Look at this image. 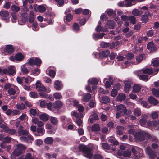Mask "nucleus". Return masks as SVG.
Instances as JSON below:
<instances>
[{
	"label": "nucleus",
	"instance_id": "55",
	"mask_svg": "<svg viewBox=\"0 0 159 159\" xmlns=\"http://www.w3.org/2000/svg\"><path fill=\"white\" fill-rule=\"evenodd\" d=\"M152 63L154 66H159V58L154 59L152 61Z\"/></svg>",
	"mask_w": 159,
	"mask_h": 159
},
{
	"label": "nucleus",
	"instance_id": "44",
	"mask_svg": "<svg viewBox=\"0 0 159 159\" xmlns=\"http://www.w3.org/2000/svg\"><path fill=\"white\" fill-rule=\"evenodd\" d=\"M50 122L53 125H56L58 124V120L57 118L51 117H50Z\"/></svg>",
	"mask_w": 159,
	"mask_h": 159
},
{
	"label": "nucleus",
	"instance_id": "41",
	"mask_svg": "<svg viewBox=\"0 0 159 159\" xmlns=\"http://www.w3.org/2000/svg\"><path fill=\"white\" fill-rule=\"evenodd\" d=\"M72 29L75 31L78 32L80 30L79 25L77 23H74L72 26Z\"/></svg>",
	"mask_w": 159,
	"mask_h": 159
},
{
	"label": "nucleus",
	"instance_id": "42",
	"mask_svg": "<svg viewBox=\"0 0 159 159\" xmlns=\"http://www.w3.org/2000/svg\"><path fill=\"white\" fill-rule=\"evenodd\" d=\"M73 19V16L70 14H68L64 18V20L67 22L70 21Z\"/></svg>",
	"mask_w": 159,
	"mask_h": 159
},
{
	"label": "nucleus",
	"instance_id": "2",
	"mask_svg": "<svg viewBox=\"0 0 159 159\" xmlns=\"http://www.w3.org/2000/svg\"><path fill=\"white\" fill-rule=\"evenodd\" d=\"M26 150L25 146L22 144H20L17 145V148L13 151L12 153L16 157L19 156L21 155Z\"/></svg>",
	"mask_w": 159,
	"mask_h": 159
},
{
	"label": "nucleus",
	"instance_id": "57",
	"mask_svg": "<svg viewBox=\"0 0 159 159\" xmlns=\"http://www.w3.org/2000/svg\"><path fill=\"white\" fill-rule=\"evenodd\" d=\"M16 133L17 131L15 129H9L8 130V132H7V133H8L11 135H14Z\"/></svg>",
	"mask_w": 159,
	"mask_h": 159
},
{
	"label": "nucleus",
	"instance_id": "47",
	"mask_svg": "<svg viewBox=\"0 0 159 159\" xmlns=\"http://www.w3.org/2000/svg\"><path fill=\"white\" fill-rule=\"evenodd\" d=\"M124 127L122 126H119L117 127V134L120 135H122L123 133L122 131L124 129Z\"/></svg>",
	"mask_w": 159,
	"mask_h": 159
},
{
	"label": "nucleus",
	"instance_id": "29",
	"mask_svg": "<svg viewBox=\"0 0 159 159\" xmlns=\"http://www.w3.org/2000/svg\"><path fill=\"white\" fill-rule=\"evenodd\" d=\"M36 11H39L40 13H43L46 11V8L43 5L38 6L37 9L35 8Z\"/></svg>",
	"mask_w": 159,
	"mask_h": 159
},
{
	"label": "nucleus",
	"instance_id": "45",
	"mask_svg": "<svg viewBox=\"0 0 159 159\" xmlns=\"http://www.w3.org/2000/svg\"><path fill=\"white\" fill-rule=\"evenodd\" d=\"M151 91L153 94L156 97H159V90L155 88L152 89Z\"/></svg>",
	"mask_w": 159,
	"mask_h": 159
},
{
	"label": "nucleus",
	"instance_id": "52",
	"mask_svg": "<svg viewBox=\"0 0 159 159\" xmlns=\"http://www.w3.org/2000/svg\"><path fill=\"white\" fill-rule=\"evenodd\" d=\"M11 138L8 136H7L4 138L2 141L4 143H9L11 142Z\"/></svg>",
	"mask_w": 159,
	"mask_h": 159
},
{
	"label": "nucleus",
	"instance_id": "15",
	"mask_svg": "<svg viewBox=\"0 0 159 159\" xmlns=\"http://www.w3.org/2000/svg\"><path fill=\"white\" fill-rule=\"evenodd\" d=\"M147 48L151 52H153L157 49L156 47L155 46L154 43L152 42H149L147 46Z\"/></svg>",
	"mask_w": 159,
	"mask_h": 159
},
{
	"label": "nucleus",
	"instance_id": "24",
	"mask_svg": "<svg viewBox=\"0 0 159 159\" xmlns=\"http://www.w3.org/2000/svg\"><path fill=\"white\" fill-rule=\"evenodd\" d=\"M148 102L154 105H156L158 103V101L154 97H150L148 98Z\"/></svg>",
	"mask_w": 159,
	"mask_h": 159
},
{
	"label": "nucleus",
	"instance_id": "48",
	"mask_svg": "<svg viewBox=\"0 0 159 159\" xmlns=\"http://www.w3.org/2000/svg\"><path fill=\"white\" fill-rule=\"evenodd\" d=\"M11 9L12 11L15 12H17L20 10V7L15 5H12L11 6Z\"/></svg>",
	"mask_w": 159,
	"mask_h": 159
},
{
	"label": "nucleus",
	"instance_id": "19",
	"mask_svg": "<svg viewBox=\"0 0 159 159\" xmlns=\"http://www.w3.org/2000/svg\"><path fill=\"white\" fill-rule=\"evenodd\" d=\"M141 88V86L139 84H134L133 86L132 92L134 93H138Z\"/></svg>",
	"mask_w": 159,
	"mask_h": 159
},
{
	"label": "nucleus",
	"instance_id": "53",
	"mask_svg": "<svg viewBox=\"0 0 159 159\" xmlns=\"http://www.w3.org/2000/svg\"><path fill=\"white\" fill-rule=\"evenodd\" d=\"M153 126L156 128V129L159 130V120L154 121L153 122Z\"/></svg>",
	"mask_w": 159,
	"mask_h": 159
},
{
	"label": "nucleus",
	"instance_id": "3",
	"mask_svg": "<svg viewBox=\"0 0 159 159\" xmlns=\"http://www.w3.org/2000/svg\"><path fill=\"white\" fill-rule=\"evenodd\" d=\"M42 61L41 59L38 57H31L28 60V64L30 66L35 65L39 67L42 64Z\"/></svg>",
	"mask_w": 159,
	"mask_h": 159
},
{
	"label": "nucleus",
	"instance_id": "38",
	"mask_svg": "<svg viewBox=\"0 0 159 159\" xmlns=\"http://www.w3.org/2000/svg\"><path fill=\"white\" fill-rule=\"evenodd\" d=\"M71 115L73 116L74 117L77 119L81 118L82 117V114L80 113V114L78 113L75 111H73L71 113Z\"/></svg>",
	"mask_w": 159,
	"mask_h": 159
},
{
	"label": "nucleus",
	"instance_id": "10",
	"mask_svg": "<svg viewBox=\"0 0 159 159\" xmlns=\"http://www.w3.org/2000/svg\"><path fill=\"white\" fill-rule=\"evenodd\" d=\"M143 73L141 70H139L136 72L137 75L140 79L144 81H147L149 79L148 76L146 75H140Z\"/></svg>",
	"mask_w": 159,
	"mask_h": 159
},
{
	"label": "nucleus",
	"instance_id": "28",
	"mask_svg": "<svg viewBox=\"0 0 159 159\" xmlns=\"http://www.w3.org/2000/svg\"><path fill=\"white\" fill-rule=\"evenodd\" d=\"M15 57L16 60L20 61H23L24 58V55L21 53L16 54Z\"/></svg>",
	"mask_w": 159,
	"mask_h": 159
},
{
	"label": "nucleus",
	"instance_id": "27",
	"mask_svg": "<svg viewBox=\"0 0 159 159\" xmlns=\"http://www.w3.org/2000/svg\"><path fill=\"white\" fill-rule=\"evenodd\" d=\"M105 34L103 33L100 34H93V38L95 40H97L98 39L102 38Z\"/></svg>",
	"mask_w": 159,
	"mask_h": 159
},
{
	"label": "nucleus",
	"instance_id": "5",
	"mask_svg": "<svg viewBox=\"0 0 159 159\" xmlns=\"http://www.w3.org/2000/svg\"><path fill=\"white\" fill-rule=\"evenodd\" d=\"M148 134L145 132L140 130L136 132L134 135V138L137 141H140L146 139V137L148 136Z\"/></svg>",
	"mask_w": 159,
	"mask_h": 159
},
{
	"label": "nucleus",
	"instance_id": "37",
	"mask_svg": "<svg viewBox=\"0 0 159 159\" xmlns=\"http://www.w3.org/2000/svg\"><path fill=\"white\" fill-rule=\"evenodd\" d=\"M31 72V75L34 76H37L39 75L40 73V69L37 68L34 70H32Z\"/></svg>",
	"mask_w": 159,
	"mask_h": 159
},
{
	"label": "nucleus",
	"instance_id": "6",
	"mask_svg": "<svg viewBox=\"0 0 159 159\" xmlns=\"http://www.w3.org/2000/svg\"><path fill=\"white\" fill-rule=\"evenodd\" d=\"M131 150L133 154L134 155L135 158L138 159L140 157L143 152V150L137 147L132 148Z\"/></svg>",
	"mask_w": 159,
	"mask_h": 159
},
{
	"label": "nucleus",
	"instance_id": "49",
	"mask_svg": "<svg viewBox=\"0 0 159 159\" xmlns=\"http://www.w3.org/2000/svg\"><path fill=\"white\" fill-rule=\"evenodd\" d=\"M134 113L135 116H139L141 114V111L139 108H135L134 110Z\"/></svg>",
	"mask_w": 159,
	"mask_h": 159
},
{
	"label": "nucleus",
	"instance_id": "34",
	"mask_svg": "<svg viewBox=\"0 0 159 159\" xmlns=\"http://www.w3.org/2000/svg\"><path fill=\"white\" fill-rule=\"evenodd\" d=\"M107 23L109 26V28L111 29H113L115 25L114 22L112 20H108Z\"/></svg>",
	"mask_w": 159,
	"mask_h": 159
},
{
	"label": "nucleus",
	"instance_id": "7",
	"mask_svg": "<svg viewBox=\"0 0 159 159\" xmlns=\"http://www.w3.org/2000/svg\"><path fill=\"white\" fill-rule=\"evenodd\" d=\"M141 70H142V72L144 74H148L149 75L153 74V75H154L157 74L158 71H159V69L157 68L154 69L153 71L152 69L150 68L143 69Z\"/></svg>",
	"mask_w": 159,
	"mask_h": 159
},
{
	"label": "nucleus",
	"instance_id": "1",
	"mask_svg": "<svg viewBox=\"0 0 159 159\" xmlns=\"http://www.w3.org/2000/svg\"><path fill=\"white\" fill-rule=\"evenodd\" d=\"M79 148L80 150L83 152L84 155L89 159H91L92 157H93V159H103V157L99 154L95 155L93 156L90 148L86 146L80 145Z\"/></svg>",
	"mask_w": 159,
	"mask_h": 159
},
{
	"label": "nucleus",
	"instance_id": "54",
	"mask_svg": "<svg viewBox=\"0 0 159 159\" xmlns=\"http://www.w3.org/2000/svg\"><path fill=\"white\" fill-rule=\"evenodd\" d=\"M141 20L143 23L147 22L148 20V16L147 14L143 15Z\"/></svg>",
	"mask_w": 159,
	"mask_h": 159
},
{
	"label": "nucleus",
	"instance_id": "62",
	"mask_svg": "<svg viewBox=\"0 0 159 159\" xmlns=\"http://www.w3.org/2000/svg\"><path fill=\"white\" fill-rule=\"evenodd\" d=\"M141 104L145 108H148L150 107V106L148 105L147 102L144 101H141Z\"/></svg>",
	"mask_w": 159,
	"mask_h": 159
},
{
	"label": "nucleus",
	"instance_id": "60",
	"mask_svg": "<svg viewBox=\"0 0 159 159\" xmlns=\"http://www.w3.org/2000/svg\"><path fill=\"white\" fill-rule=\"evenodd\" d=\"M150 116L153 119H155L158 118V114L157 112L156 111H153L150 114Z\"/></svg>",
	"mask_w": 159,
	"mask_h": 159
},
{
	"label": "nucleus",
	"instance_id": "17",
	"mask_svg": "<svg viewBox=\"0 0 159 159\" xmlns=\"http://www.w3.org/2000/svg\"><path fill=\"white\" fill-rule=\"evenodd\" d=\"M44 133V130L41 127H38L37 128L36 133L34 135L36 136H41L43 135Z\"/></svg>",
	"mask_w": 159,
	"mask_h": 159
},
{
	"label": "nucleus",
	"instance_id": "33",
	"mask_svg": "<svg viewBox=\"0 0 159 159\" xmlns=\"http://www.w3.org/2000/svg\"><path fill=\"white\" fill-rule=\"evenodd\" d=\"M126 98V96L125 94L120 93L118 94L116 98L118 100L122 101L125 100Z\"/></svg>",
	"mask_w": 159,
	"mask_h": 159
},
{
	"label": "nucleus",
	"instance_id": "39",
	"mask_svg": "<svg viewBox=\"0 0 159 159\" xmlns=\"http://www.w3.org/2000/svg\"><path fill=\"white\" fill-rule=\"evenodd\" d=\"M18 135L19 136L21 135H26L29 134V132L26 130H18Z\"/></svg>",
	"mask_w": 159,
	"mask_h": 159
},
{
	"label": "nucleus",
	"instance_id": "18",
	"mask_svg": "<svg viewBox=\"0 0 159 159\" xmlns=\"http://www.w3.org/2000/svg\"><path fill=\"white\" fill-rule=\"evenodd\" d=\"M110 54V51L108 50H106L100 52L99 53L100 57H106L108 56Z\"/></svg>",
	"mask_w": 159,
	"mask_h": 159
},
{
	"label": "nucleus",
	"instance_id": "20",
	"mask_svg": "<svg viewBox=\"0 0 159 159\" xmlns=\"http://www.w3.org/2000/svg\"><path fill=\"white\" fill-rule=\"evenodd\" d=\"M54 108L57 109L61 108L62 106V102L60 101H57L53 103Z\"/></svg>",
	"mask_w": 159,
	"mask_h": 159
},
{
	"label": "nucleus",
	"instance_id": "31",
	"mask_svg": "<svg viewBox=\"0 0 159 159\" xmlns=\"http://www.w3.org/2000/svg\"><path fill=\"white\" fill-rule=\"evenodd\" d=\"M40 106L41 107L46 106L47 109L50 110V102L47 103L45 101H41L40 103Z\"/></svg>",
	"mask_w": 159,
	"mask_h": 159
},
{
	"label": "nucleus",
	"instance_id": "35",
	"mask_svg": "<svg viewBox=\"0 0 159 159\" xmlns=\"http://www.w3.org/2000/svg\"><path fill=\"white\" fill-rule=\"evenodd\" d=\"M91 130L93 131L97 132L100 130L99 125L98 124H95L92 127Z\"/></svg>",
	"mask_w": 159,
	"mask_h": 159
},
{
	"label": "nucleus",
	"instance_id": "51",
	"mask_svg": "<svg viewBox=\"0 0 159 159\" xmlns=\"http://www.w3.org/2000/svg\"><path fill=\"white\" fill-rule=\"evenodd\" d=\"M53 97L56 99H60L62 98L61 93L58 92L54 93L53 94Z\"/></svg>",
	"mask_w": 159,
	"mask_h": 159
},
{
	"label": "nucleus",
	"instance_id": "36",
	"mask_svg": "<svg viewBox=\"0 0 159 159\" xmlns=\"http://www.w3.org/2000/svg\"><path fill=\"white\" fill-rule=\"evenodd\" d=\"M16 88H17V87L16 86H14L13 88H11L8 90V93L10 95H14L16 94L15 89Z\"/></svg>",
	"mask_w": 159,
	"mask_h": 159
},
{
	"label": "nucleus",
	"instance_id": "59",
	"mask_svg": "<svg viewBox=\"0 0 159 159\" xmlns=\"http://www.w3.org/2000/svg\"><path fill=\"white\" fill-rule=\"evenodd\" d=\"M0 127L2 128V129H3L5 133H6L7 132H8V130L9 129L7 126L5 125L4 124L0 125Z\"/></svg>",
	"mask_w": 159,
	"mask_h": 159
},
{
	"label": "nucleus",
	"instance_id": "63",
	"mask_svg": "<svg viewBox=\"0 0 159 159\" xmlns=\"http://www.w3.org/2000/svg\"><path fill=\"white\" fill-rule=\"evenodd\" d=\"M109 43L103 42H101L100 44L101 47L104 48L109 47Z\"/></svg>",
	"mask_w": 159,
	"mask_h": 159
},
{
	"label": "nucleus",
	"instance_id": "22",
	"mask_svg": "<svg viewBox=\"0 0 159 159\" xmlns=\"http://www.w3.org/2000/svg\"><path fill=\"white\" fill-rule=\"evenodd\" d=\"M108 15L111 17H115L116 14L115 11L111 9H107L106 11Z\"/></svg>",
	"mask_w": 159,
	"mask_h": 159
},
{
	"label": "nucleus",
	"instance_id": "30",
	"mask_svg": "<svg viewBox=\"0 0 159 159\" xmlns=\"http://www.w3.org/2000/svg\"><path fill=\"white\" fill-rule=\"evenodd\" d=\"M132 14L135 16H138L143 13V11L141 10H139L137 9H134L132 12Z\"/></svg>",
	"mask_w": 159,
	"mask_h": 159
},
{
	"label": "nucleus",
	"instance_id": "11",
	"mask_svg": "<svg viewBox=\"0 0 159 159\" xmlns=\"http://www.w3.org/2000/svg\"><path fill=\"white\" fill-rule=\"evenodd\" d=\"M144 1L145 0H125L124 1L125 6L126 7H130L134 4V3L136 1L141 2Z\"/></svg>",
	"mask_w": 159,
	"mask_h": 159
},
{
	"label": "nucleus",
	"instance_id": "56",
	"mask_svg": "<svg viewBox=\"0 0 159 159\" xmlns=\"http://www.w3.org/2000/svg\"><path fill=\"white\" fill-rule=\"evenodd\" d=\"M16 107L17 109L20 110L24 109H25V105L23 103L17 104L16 105Z\"/></svg>",
	"mask_w": 159,
	"mask_h": 159
},
{
	"label": "nucleus",
	"instance_id": "58",
	"mask_svg": "<svg viewBox=\"0 0 159 159\" xmlns=\"http://www.w3.org/2000/svg\"><path fill=\"white\" fill-rule=\"evenodd\" d=\"M118 44V42H113L111 43H109V47L110 49H112L117 46Z\"/></svg>",
	"mask_w": 159,
	"mask_h": 159
},
{
	"label": "nucleus",
	"instance_id": "9",
	"mask_svg": "<svg viewBox=\"0 0 159 159\" xmlns=\"http://www.w3.org/2000/svg\"><path fill=\"white\" fill-rule=\"evenodd\" d=\"M146 151L147 153L151 159H153L156 157L155 152L150 148V147L147 146V147Z\"/></svg>",
	"mask_w": 159,
	"mask_h": 159
},
{
	"label": "nucleus",
	"instance_id": "4",
	"mask_svg": "<svg viewBox=\"0 0 159 159\" xmlns=\"http://www.w3.org/2000/svg\"><path fill=\"white\" fill-rule=\"evenodd\" d=\"M117 112L116 113V117L118 118L126 114L127 109L125 105L120 104L117 107Z\"/></svg>",
	"mask_w": 159,
	"mask_h": 159
},
{
	"label": "nucleus",
	"instance_id": "61",
	"mask_svg": "<svg viewBox=\"0 0 159 159\" xmlns=\"http://www.w3.org/2000/svg\"><path fill=\"white\" fill-rule=\"evenodd\" d=\"M144 56L143 54H140L139 55L136 57V60L138 63L140 62L143 60V57Z\"/></svg>",
	"mask_w": 159,
	"mask_h": 159
},
{
	"label": "nucleus",
	"instance_id": "40",
	"mask_svg": "<svg viewBox=\"0 0 159 159\" xmlns=\"http://www.w3.org/2000/svg\"><path fill=\"white\" fill-rule=\"evenodd\" d=\"M131 88V85L129 83H126L124 87L125 92L126 93H128Z\"/></svg>",
	"mask_w": 159,
	"mask_h": 159
},
{
	"label": "nucleus",
	"instance_id": "12",
	"mask_svg": "<svg viewBox=\"0 0 159 159\" xmlns=\"http://www.w3.org/2000/svg\"><path fill=\"white\" fill-rule=\"evenodd\" d=\"M5 52L8 53L10 54H12L14 51V49L12 45H7L3 50Z\"/></svg>",
	"mask_w": 159,
	"mask_h": 159
},
{
	"label": "nucleus",
	"instance_id": "16",
	"mask_svg": "<svg viewBox=\"0 0 159 159\" xmlns=\"http://www.w3.org/2000/svg\"><path fill=\"white\" fill-rule=\"evenodd\" d=\"M91 95L89 93L84 94L82 95V100L85 102H88L91 99Z\"/></svg>",
	"mask_w": 159,
	"mask_h": 159
},
{
	"label": "nucleus",
	"instance_id": "8",
	"mask_svg": "<svg viewBox=\"0 0 159 159\" xmlns=\"http://www.w3.org/2000/svg\"><path fill=\"white\" fill-rule=\"evenodd\" d=\"M0 16L2 17V20L7 22L9 20V13L7 11H1L0 12Z\"/></svg>",
	"mask_w": 159,
	"mask_h": 159
},
{
	"label": "nucleus",
	"instance_id": "21",
	"mask_svg": "<svg viewBox=\"0 0 159 159\" xmlns=\"http://www.w3.org/2000/svg\"><path fill=\"white\" fill-rule=\"evenodd\" d=\"M100 102L103 104H106L109 102L110 99L106 95H103L101 97L100 99Z\"/></svg>",
	"mask_w": 159,
	"mask_h": 159
},
{
	"label": "nucleus",
	"instance_id": "46",
	"mask_svg": "<svg viewBox=\"0 0 159 159\" xmlns=\"http://www.w3.org/2000/svg\"><path fill=\"white\" fill-rule=\"evenodd\" d=\"M21 70L23 74H27L29 72L28 69L26 66L24 65L21 66Z\"/></svg>",
	"mask_w": 159,
	"mask_h": 159
},
{
	"label": "nucleus",
	"instance_id": "14",
	"mask_svg": "<svg viewBox=\"0 0 159 159\" xmlns=\"http://www.w3.org/2000/svg\"><path fill=\"white\" fill-rule=\"evenodd\" d=\"M54 88L57 90H60L63 87L62 82L58 80H56L54 83Z\"/></svg>",
	"mask_w": 159,
	"mask_h": 159
},
{
	"label": "nucleus",
	"instance_id": "50",
	"mask_svg": "<svg viewBox=\"0 0 159 159\" xmlns=\"http://www.w3.org/2000/svg\"><path fill=\"white\" fill-rule=\"evenodd\" d=\"M131 153V151L130 150H128L124 151L123 152V155L125 157H129Z\"/></svg>",
	"mask_w": 159,
	"mask_h": 159
},
{
	"label": "nucleus",
	"instance_id": "13",
	"mask_svg": "<svg viewBox=\"0 0 159 159\" xmlns=\"http://www.w3.org/2000/svg\"><path fill=\"white\" fill-rule=\"evenodd\" d=\"M36 88L38 91H44L46 90L45 87L38 81L36 83Z\"/></svg>",
	"mask_w": 159,
	"mask_h": 159
},
{
	"label": "nucleus",
	"instance_id": "23",
	"mask_svg": "<svg viewBox=\"0 0 159 159\" xmlns=\"http://www.w3.org/2000/svg\"><path fill=\"white\" fill-rule=\"evenodd\" d=\"M99 118L97 114L93 112L92 113L91 117L89 119L90 122L91 123L94 122V120H98Z\"/></svg>",
	"mask_w": 159,
	"mask_h": 159
},
{
	"label": "nucleus",
	"instance_id": "43",
	"mask_svg": "<svg viewBox=\"0 0 159 159\" xmlns=\"http://www.w3.org/2000/svg\"><path fill=\"white\" fill-rule=\"evenodd\" d=\"M128 21H129L133 25L135 24L136 22V18L132 15L129 16Z\"/></svg>",
	"mask_w": 159,
	"mask_h": 159
},
{
	"label": "nucleus",
	"instance_id": "32",
	"mask_svg": "<svg viewBox=\"0 0 159 159\" xmlns=\"http://www.w3.org/2000/svg\"><path fill=\"white\" fill-rule=\"evenodd\" d=\"M148 116L146 115L143 116L142 118L139 121L140 123L142 125H143L145 124L147 122V120L148 118Z\"/></svg>",
	"mask_w": 159,
	"mask_h": 159
},
{
	"label": "nucleus",
	"instance_id": "25",
	"mask_svg": "<svg viewBox=\"0 0 159 159\" xmlns=\"http://www.w3.org/2000/svg\"><path fill=\"white\" fill-rule=\"evenodd\" d=\"M16 72V69L15 67L12 66L8 68V74L10 75H14Z\"/></svg>",
	"mask_w": 159,
	"mask_h": 159
},
{
	"label": "nucleus",
	"instance_id": "26",
	"mask_svg": "<svg viewBox=\"0 0 159 159\" xmlns=\"http://www.w3.org/2000/svg\"><path fill=\"white\" fill-rule=\"evenodd\" d=\"M40 119L44 121H47L49 119V116L46 113H43L39 116Z\"/></svg>",
	"mask_w": 159,
	"mask_h": 159
},
{
	"label": "nucleus",
	"instance_id": "64",
	"mask_svg": "<svg viewBox=\"0 0 159 159\" xmlns=\"http://www.w3.org/2000/svg\"><path fill=\"white\" fill-rule=\"evenodd\" d=\"M30 96L31 98H35L38 97L37 94L35 92H31L29 93Z\"/></svg>",
	"mask_w": 159,
	"mask_h": 159
}]
</instances>
